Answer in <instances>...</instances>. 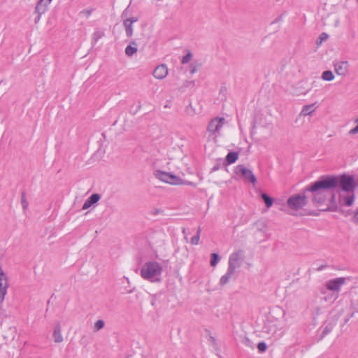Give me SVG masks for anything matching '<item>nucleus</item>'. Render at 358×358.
<instances>
[{
    "mask_svg": "<svg viewBox=\"0 0 358 358\" xmlns=\"http://www.w3.org/2000/svg\"><path fill=\"white\" fill-rule=\"evenodd\" d=\"M336 321L332 319L329 320L324 324L322 326V338L329 334L333 330L334 327L336 326Z\"/></svg>",
    "mask_w": 358,
    "mask_h": 358,
    "instance_id": "obj_16",
    "label": "nucleus"
},
{
    "mask_svg": "<svg viewBox=\"0 0 358 358\" xmlns=\"http://www.w3.org/2000/svg\"><path fill=\"white\" fill-rule=\"evenodd\" d=\"M105 322L102 320H97L94 324V331H98L103 328Z\"/></svg>",
    "mask_w": 358,
    "mask_h": 358,
    "instance_id": "obj_30",
    "label": "nucleus"
},
{
    "mask_svg": "<svg viewBox=\"0 0 358 358\" xmlns=\"http://www.w3.org/2000/svg\"><path fill=\"white\" fill-rule=\"evenodd\" d=\"M242 343L249 347V348H254V344L248 338H244L243 340H242Z\"/></svg>",
    "mask_w": 358,
    "mask_h": 358,
    "instance_id": "obj_34",
    "label": "nucleus"
},
{
    "mask_svg": "<svg viewBox=\"0 0 358 358\" xmlns=\"http://www.w3.org/2000/svg\"><path fill=\"white\" fill-rule=\"evenodd\" d=\"M101 198L100 194L97 193L92 194L84 203L83 206V209L86 210L91 207L92 205L97 203Z\"/></svg>",
    "mask_w": 358,
    "mask_h": 358,
    "instance_id": "obj_15",
    "label": "nucleus"
},
{
    "mask_svg": "<svg viewBox=\"0 0 358 358\" xmlns=\"http://www.w3.org/2000/svg\"><path fill=\"white\" fill-rule=\"evenodd\" d=\"M320 308L319 307H317V308H315V313H316L317 315H319V314H320Z\"/></svg>",
    "mask_w": 358,
    "mask_h": 358,
    "instance_id": "obj_46",
    "label": "nucleus"
},
{
    "mask_svg": "<svg viewBox=\"0 0 358 358\" xmlns=\"http://www.w3.org/2000/svg\"><path fill=\"white\" fill-rule=\"evenodd\" d=\"M327 267V264H322V265H320L319 267H317V268H316V270H317V271H322V270H323V269L326 268Z\"/></svg>",
    "mask_w": 358,
    "mask_h": 358,
    "instance_id": "obj_41",
    "label": "nucleus"
},
{
    "mask_svg": "<svg viewBox=\"0 0 358 358\" xmlns=\"http://www.w3.org/2000/svg\"><path fill=\"white\" fill-rule=\"evenodd\" d=\"M357 133H358V124L355 128H353L352 129H351L350 131V134H352V135L356 134Z\"/></svg>",
    "mask_w": 358,
    "mask_h": 358,
    "instance_id": "obj_39",
    "label": "nucleus"
},
{
    "mask_svg": "<svg viewBox=\"0 0 358 358\" xmlns=\"http://www.w3.org/2000/svg\"><path fill=\"white\" fill-rule=\"evenodd\" d=\"M308 203V197L303 194H293L287 200V206L291 210H299Z\"/></svg>",
    "mask_w": 358,
    "mask_h": 358,
    "instance_id": "obj_4",
    "label": "nucleus"
},
{
    "mask_svg": "<svg viewBox=\"0 0 358 358\" xmlns=\"http://www.w3.org/2000/svg\"><path fill=\"white\" fill-rule=\"evenodd\" d=\"M53 338L55 343H62L63 337L61 333V327L59 324H57L53 332Z\"/></svg>",
    "mask_w": 358,
    "mask_h": 358,
    "instance_id": "obj_20",
    "label": "nucleus"
},
{
    "mask_svg": "<svg viewBox=\"0 0 358 358\" xmlns=\"http://www.w3.org/2000/svg\"><path fill=\"white\" fill-rule=\"evenodd\" d=\"M138 20V17H129L123 21V25L125 28V32L127 37H131L133 35V23Z\"/></svg>",
    "mask_w": 358,
    "mask_h": 358,
    "instance_id": "obj_11",
    "label": "nucleus"
},
{
    "mask_svg": "<svg viewBox=\"0 0 358 358\" xmlns=\"http://www.w3.org/2000/svg\"><path fill=\"white\" fill-rule=\"evenodd\" d=\"M244 257V251L242 250H239L236 252L231 253L229 258V266L228 268L230 270H234L236 271V269L239 268L243 260Z\"/></svg>",
    "mask_w": 358,
    "mask_h": 358,
    "instance_id": "obj_7",
    "label": "nucleus"
},
{
    "mask_svg": "<svg viewBox=\"0 0 358 358\" xmlns=\"http://www.w3.org/2000/svg\"><path fill=\"white\" fill-rule=\"evenodd\" d=\"M280 20V17L276 18L275 22H278V21H279Z\"/></svg>",
    "mask_w": 358,
    "mask_h": 358,
    "instance_id": "obj_51",
    "label": "nucleus"
},
{
    "mask_svg": "<svg viewBox=\"0 0 358 358\" xmlns=\"http://www.w3.org/2000/svg\"><path fill=\"white\" fill-rule=\"evenodd\" d=\"M337 204L336 203V194L332 193L331 195V203L330 206H329L327 208L322 209V210H329L335 212L337 210Z\"/></svg>",
    "mask_w": 358,
    "mask_h": 358,
    "instance_id": "obj_22",
    "label": "nucleus"
},
{
    "mask_svg": "<svg viewBox=\"0 0 358 358\" xmlns=\"http://www.w3.org/2000/svg\"><path fill=\"white\" fill-rule=\"evenodd\" d=\"M338 297V294L333 293V292H327L326 295L322 299L325 302H328L329 303H332Z\"/></svg>",
    "mask_w": 358,
    "mask_h": 358,
    "instance_id": "obj_23",
    "label": "nucleus"
},
{
    "mask_svg": "<svg viewBox=\"0 0 358 358\" xmlns=\"http://www.w3.org/2000/svg\"><path fill=\"white\" fill-rule=\"evenodd\" d=\"M315 104L306 105L303 107L300 115L306 116L310 115L315 110Z\"/></svg>",
    "mask_w": 358,
    "mask_h": 358,
    "instance_id": "obj_19",
    "label": "nucleus"
},
{
    "mask_svg": "<svg viewBox=\"0 0 358 358\" xmlns=\"http://www.w3.org/2000/svg\"><path fill=\"white\" fill-rule=\"evenodd\" d=\"M351 305L353 310L358 313V296L352 301Z\"/></svg>",
    "mask_w": 358,
    "mask_h": 358,
    "instance_id": "obj_35",
    "label": "nucleus"
},
{
    "mask_svg": "<svg viewBox=\"0 0 358 358\" xmlns=\"http://www.w3.org/2000/svg\"><path fill=\"white\" fill-rule=\"evenodd\" d=\"M224 122L225 119L224 117H215L212 119L208 125L207 131L210 134H215L222 127Z\"/></svg>",
    "mask_w": 358,
    "mask_h": 358,
    "instance_id": "obj_9",
    "label": "nucleus"
},
{
    "mask_svg": "<svg viewBox=\"0 0 358 358\" xmlns=\"http://www.w3.org/2000/svg\"><path fill=\"white\" fill-rule=\"evenodd\" d=\"M192 58V54L190 51H188V52L182 57V64H185L188 63Z\"/></svg>",
    "mask_w": 358,
    "mask_h": 358,
    "instance_id": "obj_32",
    "label": "nucleus"
},
{
    "mask_svg": "<svg viewBox=\"0 0 358 358\" xmlns=\"http://www.w3.org/2000/svg\"><path fill=\"white\" fill-rule=\"evenodd\" d=\"M154 175L157 179L171 185H179L183 183V180L180 177L166 171L156 170Z\"/></svg>",
    "mask_w": 358,
    "mask_h": 358,
    "instance_id": "obj_5",
    "label": "nucleus"
},
{
    "mask_svg": "<svg viewBox=\"0 0 358 358\" xmlns=\"http://www.w3.org/2000/svg\"><path fill=\"white\" fill-rule=\"evenodd\" d=\"M257 349L259 352H264L267 349V345L264 342H260L257 345Z\"/></svg>",
    "mask_w": 358,
    "mask_h": 358,
    "instance_id": "obj_33",
    "label": "nucleus"
},
{
    "mask_svg": "<svg viewBox=\"0 0 358 358\" xmlns=\"http://www.w3.org/2000/svg\"><path fill=\"white\" fill-rule=\"evenodd\" d=\"M196 68H195V67H193V68L192 69V70H191V72H190V73H191L192 74H193V73H194L196 72Z\"/></svg>",
    "mask_w": 358,
    "mask_h": 358,
    "instance_id": "obj_48",
    "label": "nucleus"
},
{
    "mask_svg": "<svg viewBox=\"0 0 358 358\" xmlns=\"http://www.w3.org/2000/svg\"><path fill=\"white\" fill-rule=\"evenodd\" d=\"M322 78L326 81H331L334 79V75L331 71H324L322 74Z\"/></svg>",
    "mask_w": 358,
    "mask_h": 358,
    "instance_id": "obj_27",
    "label": "nucleus"
},
{
    "mask_svg": "<svg viewBox=\"0 0 358 358\" xmlns=\"http://www.w3.org/2000/svg\"><path fill=\"white\" fill-rule=\"evenodd\" d=\"M92 13V9H85L80 12V14L83 15L86 17H88L91 15Z\"/></svg>",
    "mask_w": 358,
    "mask_h": 358,
    "instance_id": "obj_36",
    "label": "nucleus"
},
{
    "mask_svg": "<svg viewBox=\"0 0 358 358\" xmlns=\"http://www.w3.org/2000/svg\"><path fill=\"white\" fill-rule=\"evenodd\" d=\"M201 231V227H199L196 235H199L200 236Z\"/></svg>",
    "mask_w": 358,
    "mask_h": 358,
    "instance_id": "obj_47",
    "label": "nucleus"
},
{
    "mask_svg": "<svg viewBox=\"0 0 358 358\" xmlns=\"http://www.w3.org/2000/svg\"><path fill=\"white\" fill-rule=\"evenodd\" d=\"M129 45H132V46H136V48H137V46H138V45H137V43H136V41H131Z\"/></svg>",
    "mask_w": 358,
    "mask_h": 358,
    "instance_id": "obj_44",
    "label": "nucleus"
},
{
    "mask_svg": "<svg viewBox=\"0 0 358 358\" xmlns=\"http://www.w3.org/2000/svg\"><path fill=\"white\" fill-rule=\"evenodd\" d=\"M355 199V195L354 192L348 193V194L345 196L339 194V202L346 206H351L354 203Z\"/></svg>",
    "mask_w": 358,
    "mask_h": 358,
    "instance_id": "obj_14",
    "label": "nucleus"
},
{
    "mask_svg": "<svg viewBox=\"0 0 358 358\" xmlns=\"http://www.w3.org/2000/svg\"><path fill=\"white\" fill-rule=\"evenodd\" d=\"M138 48L136 46L128 45L125 48V54L127 57H131L134 54L136 53Z\"/></svg>",
    "mask_w": 358,
    "mask_h": 358,
    "instance_id": "obj_26",
    "label": "nucleus"
},
{
    "mask_svg": "<svg viewBox=\"0 0 358 358\" xmlns=\"http://www.w3.org/2000/svg\"><path fill=\"white\" fill-rule=\"evenodd\" d=\"M21 203H22L23 210L24 211L27 210L28 206H29V203L27 200L24 192H22V194H21Z\"/></svg>",
    "mask_w": 358,
    "mask_h": 358,
    "instance_id": "obj_28",
    "label": "nucleus"
},
{
    "mask_svg": "<svg viewBox=\"0 0 358 358\" xmlns=\"http://www.w3.org/2000/svg\"><path fill=\"white\" fill-rule=\"evenodd\" d=\"M220 261V257L217 253H212L210 255V265L215 266Z\"/></svg>",
    "mask_w": 358,
    "mask_h": 358,
    "instance_id": "obj_29",
    "label": "nucleus"
},
{
    "mask_svg": "<svg viewBox=\"0 0 358 358\" xmlns=\"http://www.w3.org/2000/svg\"><path fill=\"white\" fill-rule=\"evenodd\" d=\"M182 232L185 233V229H182Z\"/></svg>",
    "mask_w": 358,
    "mask_h": 358,
    "instance_id": "obj_52",
    "label": "nucleus"
},
{
    "mask_svg": "<svg viewBox=\"0 0 358 358\" xmlns=\"http://www.w3.org/2000/svg\"><path fill=\"white\" fill-rule=\"evenodd\" d=\"M41 15H42L37 14V16L36 17V18L34 20V22L36 24H37L40 21Z\"/></svg>",
    "mask_w": 358,
    "mask_h": 358,
    "instance_id": "obj_42",
    "label": "nucleus"
},
{
    "mask_svg": "<svg viewBox=\"0 0 358 358\" xmlns=\"http://www.w3.org/2000/svg\"><path fill=\"white\" fill-rule=\"evenodd\" d=\"M44 1H46L47 3H50L52 0H43Z\"/></svg>",
    "mask_w": 358,
    "mask_h": 358,
    "instance_id": "obj_50",
    "label": "nucleus"
},
{
    "mask_svg": "<svg viewBox=\"0 0 358 358\" xmlns=\"http://www.w3.org/2000/svg\"><path fill=\"white\" fill-rule=\"evenodd\" d=\"M334 71L338 76H345L348 71V62H338L334 64Z\"/></svg>",
    "mask_w": 358,
    "mask_h": 358,
    "instance_id": "obj_13",
    "label": "nucleus"
},
{
    "mask_svg": "<svg viewBox=\"0 0 358 358\" xmlns=\"http://www.w3.org/2000/svg\"><path fill=\"white\" fill-rule=\"evenodd\" d=\"M141 108V105L139 103L137 106V109H136V112H134V114H135Z\"/></svg>",
    "mask_w": 358,
    "mask_h": 358,
    "instance_id": "obj_49",
    "label": "nucleus"
},
{
    "mask_svg": "<svg viewBox=\"0 0 358 358\" xmlns=\"http://www.w3.org/2000/svg\"><path fill=\"white\" fill-rule=\"evenodd\" d=\"M49 3L43 0H38L35 6V13L36 14L43 15L47 10V7Z\"/></svg>",
    "mask_w": 358,
    "mask_h": 358,
    "instance_id": "obj_17",
    "label": "nucleus"
},
{
    "mask_svg": "<svg viewBox=\"0 0 358 358\" xmlns=\"http://www.w3.org/2000/svg\"><path fill=\"white\" fill-rule=\"evenodd\" d=\"M199 239H200V236L199 235H195L194 236L192 239H191V243L192 245H197L199 244Z\"/></svg>",
    "mask_w": 358,
    "mask_h": 358,
    "instance_id": "obj_37",
    "label": "nucleus"
},
{
    "mask_svg": "<svg viewBox=\"0 0 358 358\" xmlns=\"http://www.w3.org/2000/svg\"><path fill=\"white\" fill-rule=\"evenodd\" d=\"M329 180L334 182L333 190L339 187L341 191L350 193L358 187V182L352 175L341 174L339 176L327 175Z\"/></svg>",
    "mask_w": 358,
    "mask_h": 358,
    "instance_id": "obj_2",
    "label": "nucleus"
},
{
    "mask_svg": "<svg viewBox=\"0 0 358 358\" xmlns=\"http://www.w3.org/2000/svg\"><path fill=\"white\" fill-rule=\"evenodd\" d=\"M8 287V277L0 266V303L3 301Z\"/></svg>",
    "mask_w": 358,
    "mask_h": 358,
    "instance_id": "obj_10",
    "label": "nucleus"
},
{
    "mask_svg": "<svg viewBox=\"0 0 358 358\" xmlns=\"http://www.w3.org/2000/svg\"><path fill=\"white\" fill-rule=\"evenodd\" d=\"M153 76L159 80H162L164 78L166 77L168 74V68L166 65L165 64H161L157 66L154 71H153Z\"/></svg>",
    "mask_w": 358,
    "mask_h": 358,
    "instance_id": "obj_12",
    "label": "nucleus"
},
{
    "mask_svg": "<svg viewBox=\"0 0 358 358\" xmlns=\"http://www.w3.org/2000/svg\"><path fill=\"white\" fill-rule=\"evenodd\" d=\"M329 36L327 34L322 33L316 41L317 45L322 44V43L328 38Z\"/></svg>",
    "mask_w": 358,
    "mask_h": 358,
    "instance_id": "obj_31",
    "label": "nucleus"
},
{
    "mask_svg": "<svg viewBox=\"0 0 358 358\" xmlns=\"http://www.w3.org/2000/svg\"><path fill=\"white\" fill-rule=\"evenodd\" d=\"M219 168H220V167H219V166H218V165L215 166H213V168L212 169V171H215L218 170V169H219Z\"/></svg>",
    "mask_w": 358,
    "mask_h": 358,
    "instance_id": "obj_45",
    "label": "nucleus"
},
{
    "mask_svg": "<svg viewBox=\"0 0 358 358\" xmlns=\"http://www.w3.org/2000/svg\"><path fill=\"white\" fill-rule=\"evenodd\" d=\"M235 272L236 271H234V270L231 271L230 270L229 268H228L227 273L221 277L220 280V285L223 286L227 284L229 282L230 279L232 278L233 275L235 273Z\"/></svg>",
    "mask_w": 358,
    "mask_h": 358,
    "instance_id": "obj_18",
    "label": "nucleus"
},
{
    "mask_svg": "<svg viewBox=\"0 0 358 358\" xmlns=\"http://www.w3.org/2000/svg\"><path fill=\"white\" fill-rule=\"evenodd\" d=\"M333 185L334 182L329 180L327 175L322 176L317 181L306 187L303 192L311 193L312 201L320 206L326 201L327 193L333 190Z\"/></svg>",
    "mask_w": 358,
    "mask_h": 358,
    "instance_id": "obj_1",
    "label": "nucleus"
},
{
    "mask_svg": "<svg viewBox=\"0 0 358 358\" xmlns=\"http://www.w3.org/2000/svg\"><path fill=\"white\" fill-rule=\"evenodd\" d=\"M181 185H187L195 187V184L193 182H190V181L183 180V183H182Z\"/></svg>",
    "mask_w": 358,
    "mask_h": 358,
    "instance_id": "obj_40",
    "label": "nucleus"
},
{
    "mask_svg": "<svg viewBox=\"0 0 358 358\" xmlns=\"http://www.w3.org/2000/svg\"><path fill=\"white\" fill-rule=\"evenodd\" d=\"M162 273V265L155 261H150L144 264L141 270V275L145 280L152 282L159 281V277Z\"/></svg>",
    "mask_w": 358,
    "mask_h": 358,
    "instance_id": "obj_3",
    "label": "nucleus"
},
{
    "mask_svg": "<svg viewBox=\"0 0 358 358\" xmlns=\"http://www.w3.org/2000/svg\"><path fill=\"white\" fill-rule=\"evenodd\" d=\"M105 35L104 31L99 29H96L92 34V41L96 43L99 39L103 37Z\"/></svg>",
    "mask_w": 358,
    "mask_h": 358,
    "instance_id": "obj_25",
    "label": "nucleus"
},
{
    "mask_svg": "<svg viewBox=\"0 0 358 358\" xmlns=\"http://www.w3.org/2000/svg\"><path fill=\"white\" fill-rule=\"evenodd\" d=\"M261 198L263 199L266 206L268 208L272 206L273 200L266 193H262Z\"/></svg>",
    "mask_w": 358,
    "mask_h": 358,
    "instance_id": "obj_24",
    "label": "nucleus"
},
{
    "mask_svg": "<svg viewBox=\"0 0 358 358\" xmlns=\"http://www.w3.org/2000/svg\"><path fill=\"white\" fill-rule=\"evenodd\" d=\"M328 290H329V289H327V285H325V287H321L320 288V294H322V295H324V296L327 294V293L328 292Z\"/></svg>",
    "mask_w": 358,
    "mask_h": 358,
    "instance_id": "obj_38",
    "label": "nucleus"
},
{
    "mask_svg": "<svg viewBox=\"0 0 358 358\" xmlns=\"http://www.w3.org/2000/svg\"><path fill=\"white\" fill-rule=\"evenodd\" d=\"M238 158V152H229L226 156V164H231L236 162Z\"/></svg>",
    "mask_w": 358,
    "mask_h": 358,
    "instance_id": "obj_21",
    "label": "nucleus"
},
{
    "mask_svg": "<svg viewBox=\"0 0 358 358\" xmlns=\"http://www.w3.org/2000/svg\"><path fill=\"white\" fill-rule=\"evenodd\" d=\"M357 358H358V357H357Z\"/></svg>",
    "mask_w": 358,
    "mask_h": 358,
    "instance_id": "obj_53",
    "label": "nucleus"
},
{
    "mask_svg": "<svg viewBox=\"0 0 358 358\" xmlns=\"http://www.w3.org/2000/svg\"><path fill=\"white\" fill-rule=\"evenodd\" d=\"M234 172L241 178L245 181H249L255 185L257 182L255 176L250 169H247L243 165H238L234 168Z\"/></svg>",
    "mask_w": 358,
    "mask_h": 358,
    "instance_id": "obj_6",
    "label": "nucleus"
},
{
    "mask_svg": "<svg viewBox=\"0 0 358 358\" xmlns=\"http://www.w3.org/2000/svg\"><path fill=\"white\" fill-rule=\"evenodd\" d=\"M353 219L355 222L358 223V210L355 213Z\"/></svg>",
    "mask_w": 358,
    "mask_h": 358,
    "instance_id": "obj_43",
    "label": "nucleus"
},
{
    "mask_svg": "<svg viewBox=\"0 0 358 358\" xmlns=\"http://www.w3.org/2000/svg\"><path fill=\"white\" fill-rule=\"evenodd\" d=\"M346 278L343 277L336 278L332 280H329L326 282V285L329 291H331L333 293L338 294L341 290V287L345 283Z\"/></svg>",
    "mask_w": 358,
    "mask_h": 358,
    "instance_id": "obj_8",
    "label": "nucleus"
}]
</instances>
